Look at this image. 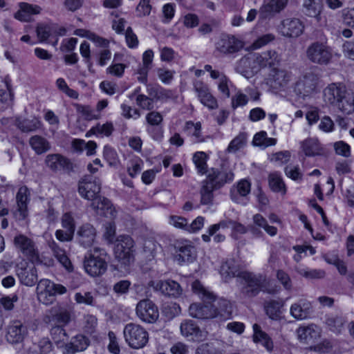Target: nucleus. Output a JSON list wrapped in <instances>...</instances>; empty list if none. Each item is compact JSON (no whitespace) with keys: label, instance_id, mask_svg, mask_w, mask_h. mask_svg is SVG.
Returning <instances> with one entry per match:
<instances>
[{"label":"nucleus","instance_id":"8fccbe9b","mask_svg":"<svg viewBox=\"0 0 354 354\" xmlns=\"http://www.w3.org/2000/svg\"><path fill=\"white\" fill-rule=\"evenodd\" d=\"M113 131V124L111 122H106L100 124H97L96 126L92 127L86 133L87 136L94 135L97 137L109 136Z\"/></svg>","mask_w":354,"mask_h":354},{"label":"nucleus","instance_id":"6ab92c4d","mask_svg":"<svg viewBox=\"0 0 354 354\" xmlns=\"http://www.w3.org/2000/svg\"><path fill=\"white\" fill-rule=\"evenodd\" d=\"M194 90L197 93V97L201 103L209 109L218 108V102L216 97L211 93L207 85L201 82L194 84Z\"/></svg>","mask_w":354,"mask_h":354},{"label":"nucleus","instance_id":"e2e57ef3","mask_svg":"<svg viewBox=\"0 0 354 354\" xmlns=\"http://www.w3.org/2000/svg\"><path fill=\"white\" fill-rule=\"evenodd\" d=\"M56 85L59 90L72 98H77L78 93L73 89L70 88L66 81L63 78H58L56 81Z\"/></svg>","mask_w":354,"mask_h":354},{"label":"nucleus","instance_id":"20e7f679","mask_svg":"<svg viewBox=\"0 0 354 354\" xmlns=\"http://www.w3.org/2000/svg\"><path fill=\"white\" fill-rule=\"evenodd\" d=\"M291 74L286 71L272 68L264 79L263 84L274 93H279L289 89Z\"/></svg>","mask_w":354,"mask_h":354},{"label":"nucleus","instance_id":"ddd939ff","mask_svg":"<svg viewBox=\"0 0 354 354\" xmlns=\"http://www.w3.org/2000/svg\"><path fill=\"white\" fill-rule=\"evenodd\" d=\"M180 329L183 336L189 341L194 342H203L208 335L207 330L201 329L194 321L190 319L183 321L180 324Z\"/></svg>","mask_w":354,"mask_h":354},{"label":"nucleus","instance_id":"412c9836","mask_svg":"<svg viewBox=\"0 0 354 354\" xmlns=\"http://www.w3.org/2000/svg\"><path fill=\"white\" fill-rule=\"evenodd\" d=\"M27 333V327L21 321L14 320L8 326L6 339L10 344H18L24 340Z\"/></svg>","mask_w":354,"mask_h":354},{"label":"nucleus","instance_id":"49530a36","mask_svg":"<svg viewBox=\"0 0 354 354\" xmlns=\"http://www.w3.org/2000/svg\"><path fill=\"white\" fill-rule=\"evenodd\" d=\"M30 145L35 153H46L50 148L49 142L43 137L34 136L30 139Z\"/></svg>","mask_w":354,"mask_h":354},{"label":"nucleus","instance_id":"a18cd8bd","mask_svg":"<svg viewBox=\"0 0 354 354\" xmlns=\"http://www.w3.org/2000/svg\"><path fill=\"white\" fill-rule=\"evenodd\" d=\"M74 35L80 37L87 38L99 46L106 47L108 44V41L106 39L97 36L94 32L88 30L81 28L77 29L74 31Z\"/></svg>","mask_w":354,"mask_h":354},{"label":"nucleus","instance_id":"6e6552de","mask_svg":"<svg viewBox=\"0 0 354 354\" xmlns=\"http://www.w3.org/2000/svg\"><path fill=\"white\" fill-rule=\"evenodd\" d=\"M72 311L66 305L58 304L49 309L43 317L47 325L66 326L71 321Z\"/></svg>","mask_w":354,"mask_h":354},{"label":"nucleus","instance_id":"1a4fd4ad","mask_svg":"<svg viewBox=\"0 0 354 354\" xmlns=\"http://www.w3.org/2000/svg\"><path fill=\"white\" fill-rule=\"evenodd\" d=\"M134 241L128 235L118 236L114 248L115 258L123 265H129L133 261Z\"/></svg>","mask_w":354,"mask_h":354},{"label":"nucleus","instance_id":"69168bd1","mask_svg":"<svg viewBox=\"0 0 354 354\" xmlns=\"http://www.w3.org/2000/svg\"><path fill=\"white\" fill-rule=\"evenodd\" d=\"M342 52L345 58L354 61V39L345 41L342 46Z\"/></svg>","mask_w":354,"mask_h":354},{"label":"nucleus","instance_id":"423d86ee","mask_svg":"<svg viewBox=\"0 0 354 354\" xmlns=\"http://www.w3.org/2000/svg\"><path fill=\"white\" fill-rule=\"evenodd\" d=\"M240 279L244 284L241 292L248 297L256 296L266 281L265 275L248 271L242 272L240 274Z\"/></svg>","mask_w":354,"mask_h":354},{"label":"nucleus","instance_id":"9d476101","mask_svg":"<svg viewBox=\"0 0 354 354\" xmlns=\"http://www.w3.org/2000/svg\"><path fill=\"white\" fill-rule=\"evenodd\" d=\"M15 247L28 260L34 262L39 261V251L35 242L24 234L17 235L13 240Z\"/></svg>","mask_w":354,"mask_h":354},{"label":"nucleus","instance_id":"3c124183","mask_svg":"<svg viewBox=\"0 0 354 354\" xmlns=\"http://www.w3.org/2000/svg\"><path fill=\"white\" fill-rule=\"evenodd\" d=\"M247 136L244 133H239L229 144L227 152L229 153H238L246 144Z\"/></svg>","mask_w":354,"mask_h":354},{"label":"nucleus","instance_id":"9b49d317","mask_svg":"<svg viewBox=\"0 0 354 354\" xmlns=\"http://www.w3.org/2000/svg\"><path fill=\"white\" fill-rule=\"evenodd\" d=\"M316 86V77L311 73H307L299 76L291 88L296 95L304 98L314 93Z\"/></svg>","mask_w":354,"mask_h":354},{"label":"nucleus","instance_id":"680f3d73","mask_svg":"<svg viewBox=\"0 0 354 354\" xmlns=\"http://www.w3.org/2000/svg\"><path fill=\"white\" fill-rule=\"evenodd\" d=\"M342 22L354 29V8H344L341 12Z\"/></svg>","mask_w":354,"mask_h":354},{"label":"nucleus","instance_id":"37998d69","mask_svg":"<svg viewBox=\"0 0 354 354\" xmlns=\"http://www.w3.org/2000/svg\"><path fill=\"white\" fill-rule=\"evenodd\" d=\"M337 109L344 115L354 113V93L347 91L336 105Z\"/></svg>","mask_w":354,"mask_h":354},{"label":"nucleus","instance_id":"c85d7f7f","mask_svg":"<svg viewBox=\"0 0 354 354\" xmlns=\"http://www.w3.org/2000/svg\"><path fill=\"white\" fill-rule=\"evenodd\" d=\"M242 272L239 264L234 259L226 260L222 263L220 269V274L225 281L235 277L240 278Z\"/></svg>","mask_w":354,"mask_h":354},{"label":"nucleus","instance_id":"09e8293b","mask_svg":"<svg viewBox=\"0 0 354 354\" xmlns=\"http://www.w3.org/2000/svg\"><path fill=\"white\" fill-rule=\"evenodd\" d=\"M304 10L309 17H318L321 12L319 0H304L303 2Z\"/></svg>","mask_w":354,"mask_h":354},{"label":"nucleus","instance_id":"603ef678","mask_svg":"<svg viewBox=\"0 0 354 354\" xmlns=\"http://www.w3.org/2000/svg\"><path fill=\"white\" fill-rule=\"evenodd\" d=\"M50 334L52 339L56 344L64 342L68 339V335L64 326L62 325H50Z\"/></svg>","mask_w":354,"mask_h":354},{"label":"nucleus","instance_id":"7c9ffc66","mask_svg":"<svg viewBox=\"0 0 354 354\" xmlns=\"http://www.w3.org/2000/svg\"><path fill=\"white\" fill-rule=\"evenodd\" d=\"M17 276L21 283L27 286H34L38 280L37 271L33 266L19 268Z\"/></svg>","mask_w":354,"mask_h":354},{"label":"nucleus","instance_id":"58836bf2","mask_svg":"<svg viewBox=\"0 0 354 354\" xmlns=\"http://www.w3.org/2000/svg\"><path fill=\"white\" fill-rule=\"evenodd\" d=\"M214 310L216 313L215 317H220L221 319H228L232 313V306L231 303L225 299H220L214 304Z\"/></svg>","mask_w":354,"mask_h":354},{"label":"nucleus","instance_id":"de8ad7c7","mask_svg":"<svg viewBox=\"0 0 354 354\" xmlns=\"http://www.w3.org/2000/svg\"><path fill=\"white\" fill-rule=\"evenodd\" d=\"M277 141L274 138H268L266 131L257 133L253 138L252 144L254 146L266 148L273 146Z\"/></svg>","mask_w":354,"mask_h":354},{"label":"nucleus","instance_id":"338daca9","mask_svg":"<svg viewBox=\"0 0 354 354\" xmlns=\"http://www.w3.org/2000/svg\"><path fill=\"white\" fill-rule=\"evenodd\" d=\"M77 111L86 120H91L100 118V115L96 114L90 106H78Z\"/></svg>","mask_w":354,"mask_h":354},{"label":"nucleus","instance_id":"c756f323","mask_svg":"<svg viewBox=\"0 0 354 354\" xmlns=\"http://www.w3.org/2000/svg\"><path fill=\"white\" fill-rule=\"evenodd\" d=\"M154 288L162 294L174 297H178L182 294L183 290L178 283L167 280L158 281Z\"/></svg>","mask_w":354,"mask_h":354},{"label":"nucleus","instance_id":"a19ab883","mask_svg":"<svg viewBox=\"0 0 354 354\" xmlns=\"http://www.w3.org/2000/svg\"><path fill=\"white\" fill-rule=\"evenodd\" d=\"M71 145L75 153H85L86 155H93L96 152L97 145L93 141L86 142L84 140L74 139Z\"/></svg>","mask_w":354,"mask_h":354},{"label":"nucleus","instance_id":"2eb2a0df","mask_svg":"<svg viewBox=\"0 0 354 354\" xmlns=\"http://www.w3.org/2000/svg\"><path fill=\"white\" fill-rule=\"evenodd\" d=\"M322 330L315 324L300 326L297 329V335L300 342L309 345H315L321 339Z\"/></svg>","mask_w":354,"mask_h":354},{"label":"nucleus","instance_id":"2f4dec72","mask_svg":"<svg viewBox=\"0 0 354 354\" xmlns=\"http://www.w3.org/2000/svg\"><path fill=\"white\" fill-rule=\"evenodd\" d=\"M250 192L251 183L246 179H242L232 187L230 197L233 201L239 203L241 198L246 197Z\"/></svg>","mask_w":354,"mask_h":354},{"label":"nucleus","instance_id":"ea45409f","mask_svg":"<svg viewBox=\"0 0 354 354\" xmlns=\"http://www.w3.org/2000/svg\"><path fill=\"white\" fill-rule=\"evenodd\" d=\"M234 173L229 169L221 168V171L212 170L208 176H211L215 179V182L220 187L224 186L225 184L232 182L234 179Z\"/></svg>","mask_w":354,"mask_h":354},{"label":"nucleus","instance_id":"052dcab7","mask_svg":"<svg viewBox=\"0 0 354 354\" xmlns=\"http://www.w3.org/2000/svg\"><path fill=\"white\" fill-rule=\"evenodd\" d=\"M195 354H223V351L214 347L213 343H205L197 347Z\"/></svg>","mask_w":354,"mask_h":354},{"label":"nucleus","instance_id":"c03bdc74","mask_svg":"<svg viewBox=\"0 0 354 354\" xmlns=\"http://www.w3.org/2000/svg\"><path fill=\"white\" fill-rule=\"evenodd\" d=\"M88 345V339L84 336L77 335L72 342L66 345V351L68 354H73L84 351Z\"/></svg>","mask_w":354,"mask_h":354},{"label":"nucleus","instance_id":"a878e982","mask_svg":"<svg viewBox=\"0 0 354 354\" xmlns=\"http://www.w3.org/2000/svg\"><path fill=\"white\" fill-rule=\"evenodd\" d=\"M216 189H219V186L216 185L215 179L211 176H207V178L203 182L200 191L201 204H212L214 198L213 191Z\"/></svg>","mask_w":354,"mask_h":354},{"label":"nucleus","instance_id":"f03ea898","mask_svg":"<svg viewBox=\"0 0 354 354\" xmlns=\"http://www.w3.org/2000/svg\"><path fill=\"white\" fill-rule=\"evenodd\" d=\"M278 62V56L274 51H268L261 55H251L242 58L237 66L241 73L253 74L259 66H274Z\"/></svg>","mask_w":354,"mask_h":354},{"label":"nucleus","instance_id":"72a5a7b5","mask_svg":"<svg viewBox=\"0 0 354 354\" xmlns=\"http://www.w3.org/2000/svg\"><path fill=\"white\" fill-rule=\"evenodd\" d=\"M311 312V304L310 302L301 299L293 304L290 307L291 315L299 320L306 319Z\"/></svg>","mask_w":354,"mask_h":354},{"label":"nucleus","instance_id":"79ce46f5","mask_svg":"<svg viewBox=\"0 0 354 354\" xmlns=\"http://www.w3.org/2000/svg\"><path fill=\"white\" fill-rule=\"evenodd\" d=\"M16 125L24 132H30L41 129L42 123L36 118L26 119L20 117L16 119Z\"/></svg>","mask_w":354,"mask_h":354},{"label":"nucleus","instance_id":"f8f14e48","mask_svg":"<svg viewBox=\"0 0 354 354\" xmlns=\"http://www.w3.org/2000/svg\"><path fill=\"white\" fill-rule=\"evenodd\" d=\"M79 193L82 197L93 201L99 194L101 190V182L99 178L91 176H84L79 183Z\"/></svg>","mask_w":354,"mask_h":354},{"label":"nucleus","instance_id":"4d7b16f0","mask_svg":"<svg viewBox=\"0 0 354 354\" xmlns=\"http://www.w3.org/2000/svg\"><path fill=\"white\" fill-rule=\"evenodd\" d=\"M253 222L255 225L263 228L265 231L270 236H274L277 233V227L269 225L266 218L259 214L254 215Z\"/></svg>","mask_w":354,"mask_h":354},{"label":"nucleus","instance_id":"f257e3e1","mask_svg":"<svg viewBox=\"0 0 354 354\" xmlns=\"http://www.w3.org/2000/svg\"><path fill=\"white\" fill-rule=\"evenodd\" d=\"M192 290L203 301V304H192L189 308V315L196 319H212L215 317L213 301L216 295L204 287L199 281H195L192 285Z\"/></svg>","mask_w":354,"mask_h":354},{"label":"nucleus","instance_id":"4be33fe9","mask_svg":"<svg viewBox=\"0 0 354 354\" xmlns=\"http://www.w3.org/2000/svg\"><path fill=\"white\" fill-rule=\"evenodd\" d=\"M91 206L99 215L111 219L116 216V211L113 204L109 199L103 196H100L92 201Z\"/></svg>","mask_w":354,"mask_h":354},{"label":"nucleus","instance_id":"4468645a","mask_svg":"<svg viewBox=\"0 0 354 354\" xmlns=\"http://www.w3.org/2000/svg\"><path fill=\"white\" fill-rule=\"evenodd\" d=\"M136 315L145 322L154 323L159 317V311L155 304L149 299H142L136 306Z\"/></svg>","mask_w":354,"mask_h":354},{"label":"nucleus","instance_id":"f3484780","mask_svg":"<svg viewBox=\"0 0 354 354\" xmlns=\"http://www.w3.org/2000/svg\"><path fill=\"white\" fill-rule=\"evenodd\" d=\"M347 91L346 85L342 83L330 84L323 91L324 101L336 106Z\"/></svg>","mask_w":354,"mask_h":354},{"label":"nucleus","instance_id":"c9c22d12","mask_svg":"<svg viewBox=\"0 0 354 354\" xmlns=\"http://www.w3.org/2000/svg\"><path fill=\"white\" fill-rule=\"evenodd\" d=\"M254 335L253 341L255 343L261 344L269 352L272 351L274 344L271 337L261 327L255 324L253 325Z\"/></svg>","mask_w":354,"mask_h":354},{"label":"nucleus","instance_id":"bf43d9fd","mask_svg":"<svg viewBox=\"0 0 354 354\" xmlns=\"http://www.w3.org/2000/svg\"><path fill=\"white\" fill-rule=\"evenodd\" d=\"M281 305L279 302L271 301L265 306L266 314L272 319H278L281 314Z\"/></svg>","mask_w":354,"mask_h":354},{"label":"nucleus","instance_id":"5fc2aeb1","mask_svg":"<svg viewBox=\"0 0 354 354\" xmlns=\"http://www.w3.org/2000/svg\"><path fill=\"white\" fill-rule=\"evenodd\" d=\"M295 270L299 275L308 279H322L325 276V272L322 270H307L301 266H296Z\"/></svg>","mask_w":354,"mask_h":354},{"label":"nucleus","instance_id":"39448f33","mask_svg":"<svg viewBox=\"0 0 354 354\" xmlns=\"http://www.w3.org/2000/svg\"><path fill=\"white\" fill-rule=\"evenodd\" d=\"M123 334L126 342L132 348H143L148 342V333L139 325L133 323L127 324L124 328Z\"/></svg>","mask_w":354,"mask_h":354},{"label":"nucleus","instance_id":"6e6d98bb","mask_svg":"<svg viewBox=\"0 0 354 354\" xmlns=\"http://www.w3.org/2000/svg\"><path fill=\"white\" fill-rule=\"evenodd\" d=\"M301 147L306 155L317 153L320 149V145L317 138H310L301 143Z\"/></svg>","mask_w":354,"mask_h":354},{"label":"nucleus","instance_id":"864d4df0","mask_svg":"<svg viewBox=\"0 0 354 354\" xmlns=\"http://www.w3.org/2000/svg\"><path fill=\"white\" fill-rule=\"evenodd\" d=\"M12 100V94L10 89V82L8 79L3 82L2 88H0V104L10 105Z\"/></svg>","mask_w":354,"mask_h":354},{"label":"nucleus","instance_id":"dca6fc26","mask_svg":"<svg viewBox=\"0 0 354 354\" xmlns=\"http://www.w3.org/2000/svg\"><path fill=\"white\" fill-rule=\"evenodd\" d=\"M306 55L313 62L326 64L332 57V50L323 44L315 43L308 48Z\"/></svg>","mask_w":354,"mask_h":354},{"label":"nucleus","instance_id":"b1692460","mask_svg":"<svg viewBox=\"0 0 354 354\" xmlns=\"http://www.w3.org/2000/svg\"><path fill=\"white\" fill-rule=\"evenodd\" d=\"M288 0H264L260 8V15L262 17L273 16L283 10Z\"/></svg>","mask_w":354,"mask_h":354},{"label":"nucleus","instance_id":"5701e85b","mask_svg":"<svg viewBox=\"0 0 354 354\" xmlns=\"http://www.w3.org/2000/svg\"><path fill=\"white\" fill-rule=\"evenodd\" d=\"M95 237L96 230L89 223L83 224L77 231V241L84 248L91 247L93 244Z\"/></svg>","mask_w":354,"mask_h":354},{"label":"nucleus","instance_id":"aec40b11","mask_svg":"<svg viewBox=\"0 0 354 354\" xmlns=\"http://www.w3.org/2000/svg\"><path fill=\"white\" fill-rule=\"evenodd\" d=\"M30 192L27 187L22 186L19 189L16 196L17 208L15 212L18 220H24L28 215V203L30 201Z\"/></svg>","mask_w":354,"mask_h":354},{"label":"nucleus","instance_id":"0e129e2a","mask_svg":"<svg viewBox=\"0 0 354 354\" xmlns=\"http://www.w3.org/2000/svg\"><path fill=\"white\" fill-rule=\"evenodd\" d=\"M277 278L278 281L282 284L283 287L287 290H291L292 288V283L291 279L288 273L282 270H279L277 272Z\"/></svg>","mask_w":354,"mask_h":354},{"label":"nucleus","instance_id":"cd10ccee","mask_svg":"<svg viewBox=\"0 0 354 354\" xmlns=\"http://www.w3.org/2000/svg\"><path fill=\"white\" fill-rule=\"evenodd\" d=\"M41 8L37 5L22 2L19 4V10L15 18L21 21H29L35 15L39 14Z\"/></svg>","mask_w":354,"mask_h":354},{"label":"nucleus","instance_id":"4c0bfd02","mask_svg":"<svg viewBox=\"0 0 354 354\" xmlns=\"http://www.w3.org/2000/svg\"><path fill=\"white\" fill-rule=\"evenodd\" d=\"M268 180L269 187L273 192L280 193L281 195L286 194V185L279 173H270L268 175Z\"/></svg>","mask_w":354,"mask_h":354},{"label":"nucleus","instance_id":"a211bd4d","mask_svg":"<svg viewBox=\"0 0 354 354\" xmlns=\"http://www.w3.org/2000/svg\"><path fill=\"white\" fill-rule=\"evenodd\" d=\"M277 29L284 37L296 38L303 33L304 26L299 19L288 18L281 22Z\"/></svg>","mask_w":354,"mask_h":354},{"label":"nucleus","instance_id":"f704fd0d","mask_svg":"<svg viewBox=\"0 0 354 354\" xmlns=\"http://www.w3.org/2000/svg\"><path fill=\"white\" fill-rule=\"evenodd\" d=\"M50 248L53 252V256L62 264V266L69 272L73 271V266L66 251L59 247V245L55 241L50 244Z\"/></svg>","mask_w":354,"mask_h":354},{"label":"nucleus","instance_id":"7ed1b4c3","mask_svg":"<svg viewBox=\"0 0 354 354\" xmlns=\"http://www.w3.org/2000/svg\"><path fill=\"white\" fill-rule=\"evenodd\" d=\"M66 292V287L48 279H41L37 286V299L40 303L46 306L54 302L57 295H63Z\"/></svg>","mask_w":354,"mask_h":354},{"label":"nucleus","instance_id":"e433bc0d","mask_svg":"<svg viewBox=\"0 0 354 354\" xmlns=\"http://www.w3.org/2000/svg\"><path fill=\"white\" fill-rule=\"evenodd\" d=\"M47 165L53 170H71L73 163L66 156H47Z\"/></svg>","mask_w":354,"mask_h":354},{"label":"nucleus","instance_id":"393cba45","mask_svg":"<svg viewBox=\"0 0 354 354\" xmlns=\"http://www.w3.org/2000/svg\"><path fill=\"white\" fill-rule=\"evenodd\" d=\"M205 70L209 73L211 78L214 80H218V91L226 97H229L230 93V82L229 79L221 72L216 70H213L212 66L205 65Z\"/></svg>","mask_w":354,"mask_h":354},{"label":"nucleus","instance_id":"13d9d810","mask_svg":"<svg viewBox=\"0 0 354 354\" xmlns=\"http://www.w3.org/2000/svg\"><path fill=\"white\" fill-rule=\"evenodd\" d=\"M185 131L187 133L193 137L194 140L200 142L201 139V124L200 122L194 123L187 122L185 124Z\"/></svg>","mask_w":354,"mask_h":354},{"label":"nucleus","instance_id":"bb28decb","mask_svg":"<svg viewBox=\"0 0 354 354\" xmlns=\"http://www.w3.org/2000/svg\"><path fill=\"white\" fill-rule=\"evenodd\" d=\"M175 259L180 263H191L196 258L195 248L190 244H182L176 247Z\"/></svg>","mask_w":354,"mask_h":354},{"label":"nucleus","instance_id":"0eeeda50","mask_svg":"<svg viewBox=\"0 0 354 354\" xmlns=\"http://www.w3.org/2000/svg\"><path fill=\"white\" fill-rule=\"evenodd\" d=\"M104 251L97 248H94L93 252L86 257L84 266L86 272L92 277H98L103 274L107 269V263L102 257Z\"/></svg>","mask_w":354,"mask_h":354},{"label":"nucleus","instance_id":"473e14b6","mask_svg":"<svg viewBox=\"0 0 354 354\" xmlns=\"http://www.w3.org/2000/svg\"><path fill=\"white\" fill-rule=\"evenodd\" d=\"M242 47V42L234 37H223L216 43V49L223 53H233Z\"/></svg>","mask_w":354,"mask_h":354},{"label":"nucleus","instance_id":"774afa93","mask_svg":"<svg viewBox=\"0 0 354 354\" xmlns=\"http://www.w3.org/2000/svg\"><path fill=\"white\" fill-rule=\"evenodd\" d=\"M75 300L78 304H84L90 306L94 305V298L89 292H86L84 294L77 292L75 295Z\"/></svg>","mask_w":354,"mask_h":354}]
</instances>
